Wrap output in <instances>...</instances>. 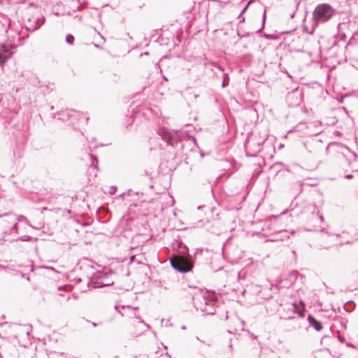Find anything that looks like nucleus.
<instances>
[{"label":"nucleus","mask_w":358,"mask_h":358,"mask_svg":"<svg viewBox=\"0 0 358 358\" xmlns=\"http://www.w3.org/2000/svg\"><path fill=\"white\" fill-rule=\"evenodd\" d=\"M192 302L197 310H201L204 315L215 313V297L213 294L202 289H195L192 294Z\"/></svg>","instance_id":"f257e3e1"},{"label":"nucleus","mask_w":358,"mask_h":358,"mask_svg":"<svg viewBox=\"0 0 358 358\" xmlns=\"http://www.w3.org/2000/svg\"><path fill=\"white\" fill-rule=\"evenodd\" d=\"M170 263L175 270L182 273L190 271L194 265L191 255L185 252H179L171 256Z\"/></svg>","instance_id":"f03ea898"},{"label":"nucleus","mask_w":358,"mask_h":358,"mask_svg":"<svg viewBox=\"0 0 358 358\" xmlns=\"http://www.w3.org/2000/svg\"><path fill=\"white\" fill-rule=\"evenodd\" d=\"M336 10L328 3L317 5L313 13V20L315 24L329 21L335 14Z\"/></svg>","instance_id":"7ed1b4c3"},{"label":"nucleus","mask_w":358,"mask_h":358,"mask_svg":"<svg viewBox=\"0 0 358 358\" xmlns=\"http://www.w3.org/2000/svg\"><path fill=\"white\" fill-rule=\"evenodd\" d=\"M157 133L161 138L166 142L167 145L177 149L182 148L183 145L180 138L178 131L162 127L159 129Z\"/></svg>","instance_id":"20e7f679"},{"label":"nucleus","mask_w":358,"mask_h":358,"mask_svg":"<svg viewBox=\"0 0 358 358\" xmlns=\"http://www.w3.org/2000/svg\"><path fill=\"white\" fill-rule=\"evenodd\" d=\"M0 225L4 236L10 234L12 231H15V234H18L17 230V215L8 213L0 215Z\"/></svg>","instance_id":"39448f33"},{"label":"nucleus","mask_w":358,"mask_h":358,"mask_svg":"<svg viewBox=\"0 0 358 358\" xmlns=\"http://www.w3.org/2000/svg\"><path fill=\"white\" fill-rule=\"evenodd\" d=\"M110 275L111 273L96 272L87 280V287L92 285L94 288H97L112 285L114 281L110 278Z\"/></svg>","instance_id":"423d86ee"},{"label":"nucleus","mask_w":358,"mask_h":358,"mask_svg":"<svg viewBox=\"0 0 358 358\" xmlns=\"http://www.w3.org/2000/svg\"><path fill=\"white\" fill-rule=\"evenodd\" d=\"M262 150V142L255 141L253 139L248 140L245 143V151L246 155L256 157Z\"/></svg>","instance_id":"0eeeda50"},{"label":"nucleus","mask_w":358,"mask_h":358,"mask_svg":"<svg viewBox=\"0 0 358 358\" xmlns=\"http://www.w3.org/2000/svg\"><path fill=\"white\" fill-rule=\"evenodd\" d=\"M44 22L45 17L43 16L36 17L33 15L27 20L25 26L28 31L33 32L39 29Z\"/></svg>","instance_id":"6e6552de"},{"label":"nucleus","mask_w":358,"mask_h":358,"mask_svg":"<svg viewBox=\"0 0 358 358\" xmlns=\"http://www.w3.org/2000/svg\"><path fill=\"white\" fill-rule=\"evenodd\" d=\"M13 46L10 44L0 43V65L4 64L13 55Z\"/></svg>","instance_id":"1a4fd4ad"},{"label":"nucleus","mask_w":358,"mask_h":358,"mask_svg":"<svg viewBox=\"0 0 358 358\" xmlns=\"http://www.w3.org/2000/svg\"><path fill=\"white\" fill-rule=\"evenodd\" d=\"M308 321L310 326L313 327L317 331H320L322 329L323 326L322 323L313 315H308Z\"/></svg>","instance_id":"9d476101"},{"label":"nucleus","mask_w":358,"mask_h":358,"mask_svg":"<svg viewBox=\"0 0 358 358\" xmlns=\"http://www.w3.org/2000/svg\"><path fill=\"white\" fill-rule=\"evenodd\" d=\"M293 308L295 313H296L299 317H303L305 312V304L303 301H299V303L294 302L292 303Z\"/></svg>","instance_id":"9b49d317"},{"label":"nucleus","mask_w":358,"mask_h":358,"mask_svg":"<svg viewBox=\"0 0 358 358\" xmlns=\"http://www.w3.org/2000/svg\"><path fill=\"white\" fill-rule=\"evenodd\" d=\"M310 208L313 209L311 220L317 222H322L324 221V217L322 215H319V211L317 210V208L315 204H312L310 206Z\"/></svg>","instance_id":"f8f14e48"},{"label":"nucleus","mask_w":358,"mask_h":358,"mask_svg":"<svg viewBox=\"0 0 358 358\" xmlns=\"http://www.w3.org/2000/svg\"><path fill=\"white\" fill-rule=\"evenodd\" d=\"M289 232L287 230H280L278 231V234L279 238L277 240L283 241L285 239H288L289 238Z\"/></svg>","instance_id":"ddd939ff"},{"label":"nucleus","mask_w":358,"mask_h":358,"mask_svg":"<svg viewBox=\"0 0 358 358\" xmlns=\"http://www.w3.org/2000/svg\"><path fill=\"white\" fill-rule=\"evenodd\" d=\"M355 303L352 301H349L344 305V308L348 312H351L354 310Z\"/></svg>","instance_id":"4468645a"},{"label":"nucleus","mask_w":358,"mask_h":358,"mask_svg":"<svg viewBox=\"0 0 358 358\" xmlns=\"http://www.w3.org/2000/svg\"><path fill=\"white\" fill-rule=\"evenodd\" d=\"M222 78H223V80H222V87L223 88H224L229 85V76L228 73H223Z\"/></svg>","instance_id":"2eb2a0df"},{"label":"nucleus","mask_w":358,"mask_h":358,"mask_svg":"<svg viewBox=\"0 0 358 358\" xmlns=\"http://www.w3.org/2000/svg\"><path fill=\"white\" fill-rule=\"evenodd\" d=\"M74 40H75V38L74 36L71 34H69L66 36V38H65V41L66 42L69 44V45H73V43H74Z\"/></svg>","instance_id":"dca6fc26"},{"label":"nucleus","mask_w":358,"mask_h":358,"mask_svg":"<svg viewBox=\"0 0 358 358\" xmlns=\"http://www.w3.org/2000/svg\"><path fill=\"white\" fill-rule=\"evenodd\" d=\"M59 115V118L62 119L63 120H66L67 119H69L71 115L69 114V112H62V113L58 114Z\"/></svg>","instance_id":"f3484780"},{"label":"nucleus","mask_w":358,"mask_h":358,"mask_svg":"<svg viewBox=\"0 0 358 358\" xmlns=\"http://www.w3.org/2000/svg\"><path fill=\"white\" fill-rule=\"evenodd\" d=\"M350 41L352 42L358 43V30L353 33L351 36Z\"/></svg>","instance_id":"a211bd4d"},{"label":"nucleus","mask_w":358,"mask_h":358,"mask_svg":"<svg viewBox=\"0 0 358 358\" xmlns=\"http://www.w3.org/2000/svg\"><path fill=\"white\" fill-rule=\"evenodd\" d=\"M31 238H32L30 236H23L17 238L16 240H20L22 241H30Z\"/></svg>","instance_id":"6ab92c4d"},{"label":"nucleus","mask_w":358,"mask_h":358,"mask_svg":"<svg viewBox=\"0 0 358 358\" xmlns=\"http://www.w3.org/2000/svg\"><path fill=\"white\" fill-rule=\"evenodd\" d=\"M254 0H250L248 3L246 4V6L243 8V9L242 10L240 15H239V17H241L242 15L246 11V10L248 9V6H250V4L253 2Z\"/></svg>","instance_id":"aec40b11"},{"label":"nucleus","mask_w":358,"mask_h":358,"mask_svg":"<svg viewBox=\"0 0 358 358\" xmlns=\"http://www.w3.org/2000/svg\"><path fill=\"white\" fill-rule=\"evenodd\" d=\"M90 157H91V159H92V166L94 165L95 166H97V163H98L97 157L94 156V155H91Z\"/></svg>","instance_id":"412c9836"},{"label":"nucleus","mask_w":358,"mask_h":358,"mask_svg":"<svg viewBox=\"0 0 358 358\" xmlns=\"http://www.w3.org/2000/svg\"><path fill=\"white\" fill-rule=\"evenodd\" d=\"M117 191V187L116 186H110V189L108 191V193L110 194H114Z\"/></svg>","instance_id":"4be33fe9"},{"label":"nucleus","mask_w":358,"mask_h":358,"mask_svg":"<svg viewBox=\"0 0 358 358\" xmlns=\"http://www.w3.org/2000/svg\"><path fill=\"white\" fill-rule=\"evenodd\" d=\"M298 272L296 271H293L292 273H289V277L291 279H296L297 276Z\"/></svg>","instance_id":"5701e85b"},{"label":"nucleus","mask_w":358,"mask_h":358,"mask_svg":"<svg viewBox=\"0 0 358 358\" xmlns=\"http://www.w3.org/2000/svg\"><path fill=\"white\" fill-rule=\"evenodd\" d=\"M17 222H21V221H27V217H24V215H19V216L17 215Z\"/></svg>","instance_id":"b1692460"},{"label":"nucleus","mask_w":358,"mask_h":358,"mask_svg":"<svg viewBox=\"0 0 358 358\" xmlns=\"http://www.w3.org/2000/svg\"><path fill=\"white\" fill-rule=\"evenodd\" d=\"M214 66H215V67H216V68H217V69H219V71H221V72H222V71H223V68H222L220 65H219V64H214Z\"/></svg>","instance_id":"393cba45"},{"label":"nucleus","mask_w":358,"mask_h":358,"mask_svg":"<svg viewBox=\"0 0 358 358\" xmlns=\"http://www.w3.org/2000/svg\"><path fill=\"white\" fill-rule=\"evenodd\" d=\"M114 308H115V310L119 313V314H120L121 316H123V315H123V313H122L121 311H120V310H118V305H117V304H116V305L115 306V307H114Z\"/></svg>","instance_id":"a878e982"},{"label":"nucleus","mask_w":358,"mask_h":358,"mask_svg":"<svg viewBox=\"0 0 358 358\" xmlns=\"http://www.w3.org/2000/svg\"><path fill=\"white\" fill-rule=\"evenodd\" d=\"M266 17V10H264V14H263V17H262L263 18L262 19L263 24H264V23H265Z\"/></svg>","instance_id":"bb28decb"},{"label":"nucleus","mask_w":358,"mask_h":358,"mask_svg":"<svg viewBox=\"0 0 358 358\" xmlns=\"http://www.w3.org/2000/svg\"><path fill=\"white\" fill-rule=\"evenodd\" d=\"M353 177H354V176L352 174H346L345 176V178L346 179H352V178H353Z\"/></svg>","instance_id":"cd10ccee"},{"label":"nucleus","mask_w":358,"mask_h":358,"mask_svg":"<svg viewBox=\"0 0 358 358\" xmlns=\"http://www.w3.org/2000/svg\"><path fill=\"white\" fill-rule=\"evenodd\" d=\"M338 341L341 342V343H344L345 342V338L343 337H341V336H338Z\"/></svg>","instance_id":"c85d7f7f"},{"label":"nucleus","mask_w":358,"mask_h":358,"mask_svg":"<svg viewBox=\"0 0 358 358\" xmlns=\"http://www.w3.org/2000/svg\"><path fill=\"white\" fill-rule=\"evenodd\" d=\"M341 39L343 40V41H345V35H343L342 36H341Z\"/></svg>","instance_id":"c756f323"},{"label":"nucleus","mask_w":358,"mask_h":358,"mask_svg":"<svg viewBox=\"0 0 358 358\" xmlns=\"http://www.w3.org/2000/svg\"><path fill=\"white\" fill-rule=\"evenodd\" d=\"M348 346H350V347H352V348H355V345L352 343L350 344H347Z\"/></svg>","instance_id":"7c9ffc66"},{"label":"nucleus","mask_w":358,"mask_h":358,"mask_svg":"<svg viewBox=\"0 0 358 358\" xmlns=\"http://www.w3.org/2000/svg\"><path fill=\"white\" fill-rule=\"evenodd\" d=\"M21 276H22V278H25V274H24V273H21Z\"/></svg>","instance_id":"2f4dec72"},{"label":"nucleus","mask_w":358,"mask_h":358,"mask_svg":"<svg viewBox=\"0 0 358 358\" xmlns=\"http://www.w3.org/2000/svg\"><path fill=\"white\" fill-rule=\"evenodd\" d=\"M76 280H77L78 282H79L82 281V280H81L80 278H78Z\"/></svg>","instance_id":"473e14b6"},{"label":"nucleus","mask_w":358,"mask_h":358,"mask_svg":"<svg viewBox=\"0 0 358 358\" xmlns=\"http://www.w3.org/2000/svg\"><path fill=\"white\" fill-rule=\"evenodd\" d=\"M92 325H93V327H96L97 324L95 322H93Z\"/></svg>","instance_id":"72a5a7b5"},{"label":"nucleus","mask_w":358,"mask_h":358,"mask_svg":"<svg viewBox=\"0 0 358 358\" xmlns=\"http://www.w3.org/2000/svg\"><path fill=\"white\" fill-rule=\"evenodd\" d=\"M192 141H194V143H195L196 142V139L194 137H192Z\"/></svg>","instance_id":"f704fd0d"},{"label":"nucleus","mask_w":358,"mask_h":358,"mask_svg":"<svg viewBox=\"0 0 358 358\" xmlns=\"http://www.w3.org/2000/svg\"><path fill=\"white\" fill-rule=\"evenodd\" d=\"M25 279H27V280H29V277L27 276V277H25Z\"/></svg>","instance_id":"c9c22d12"},{"label":"nucleus","mask_w":358,"mask_h":358,"mask_svg":"<svg viewBox=\"0 0 358 358\" xmlns=\"http://www.w3.org/2000/svg\"><path fill=\"white\" fill-rule=\"evenodd\" d=\"M294 17V13L291 15V18H293Z\"/></svg>","instance_id":"e433bc0d"},{"label":"nucleus","mask_w":358,"mask_h":358,"mask_svg":"<svg viewBox=\"0 0 358 358\" xmlns=\"http://www.w3.org/2000/svg\"><path fill=\"white\" fill-rule=\"evenodd\" d=\"M43 209L44 210H48L47 207H44Z\"/></svg>","instance_id":"4c0bfd02"},{"label":"nucleus","mask_w":358,"mask_h":358,"mask_svg":"<svg viewBox=\"0 0 358 358\" xmlns=\"http://www.w3.org/2000/svg\"><path fill=\"white\" fill-rule=\"evenodd\" d=\"M203 206H199V207H198V209L199 210V209H201V208H203Z\"/></svg>","instance_id":"58836bf2"},{"label":"nucleus","mask_w":358,"mask_h":358,"mask_svg":"<svg viewBox=\"0 0 358 358\" xmlns=\"http://www.w3.org/2000/svg\"><path fill=\"white\" fill-rule=\"evenodd\" d=\"M324 228H322V229H320V231H324Z\"/></svg>","instance_id":"ea45409f"},{"label":"nucleus","mask_w":358,"mask_h":358,"mask_svg":"<svg viewBox=\"0 0 358 358\" xmlns=\"http://www.w3.org/2000/svg\"><path fill=\"white\" fill-rule=\"evenodd\" d=\"M245 17H243V19L241 20V22L244 21Z\"/></svg>","instance_id":"a19ab883"},{"label":"nucleus","mask_w":358,"mask_h":358,"mask_svg":"<svg viewBox=\"0 0 358 358\" xmlns=\"http://www.w3.org/2000/svg\"><path fill=\"white\" fill-rule=\"evenodd\" d=\"M264 27V26L262 27ZM263 28H260V29H259V31H261V30H262Z\"/></svg>","instance_id":"79ce46f5"},{"label":"nucleus","mask_w":358,"mask_h":358,"mask_svg":"<svg viewBox=\"0 0 358 358\" xmlns=\"http://www.w3.org/2000/svg\"><path fill=\"white\" fill-rule=\"evenodd\" d=\"M264 27V26L262 27ZM263 28H260V29H259V31H261V30H262Z\"/></svg>","instance_id":"37998d69"},{"label":"nucleus","mask_w":358,"mask_h":358,"mask_svg":"<svg viewBox=\"0 0 358 358\" xmlns=\"http://www.w3.org/2000/svg\"><path fill=\"white\" fill-rule=\"evenodd\" d=\"M96 48H99V46L96 44L94 45Z\"/></svg>","instance_id":"c03bdc74"},{"label":"nucleus","mask_w":358,"mask_h":358,"mask_svg":"<svg viewBox=\"0 0 358 358\" xmlns=\"http://www.w3.org/2000/svg\"><path fill=\"white\" fill-rule=\"evenodd\" d=\"M314 229H309L308 231H313Z\"/></svg>","instance_id":"a18cd8bd"},{"label":"nucleus","mask_w":358,"mask_h":358,"mask_svg":"<svg viewBox=\"0 0 358 358\" xmlns=\"http://www.w3.org/2000/svg\"><path fill=\"white\" fill-rule=\"evenodd\" d=\"M0 358H2L1 354L0 353Z\"/></svg>","instance_id":"49530a36"},{"label":"nucleus","mask_w":358,"mask_h":358,"mask_svg":"<svg viewBox=\"0 0 358 358\" xmlns=\"http://www.w3.org/2000/svg\"><path fill=\"white\" fill-rule=\"evenodd\" d=\"M135 358V357H134Z\"/></svg>","instance_id":"de8ad7c7"}]
</instances>
